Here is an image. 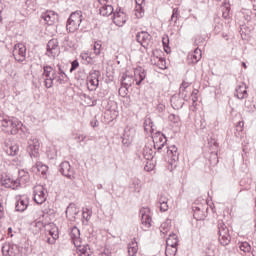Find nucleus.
Returning a JSON list of instances; mask_svg holds the SVG:
<instances>
[{
	"label": "nucleus",
	"instance_id": "nucleus-1",
	"mask_svg": "<svg viewBox=\"0 0 256 256\" xmlns=\"http://www.w3.org/2000/svg\"><path fill=\"white\" fill-rule=\"evenodd\" d=\"M134 77L131 75L123 74L121 78V87L119 89V93H124L122 94L123 96L127 95L129 93V87H132V85L136 81V85H141L143 81H145V77H147V72L143 69V67L139 66L135 68L134 70Z\"/></svg>",
	"mask_w": 256,
	"mask_h": 256
},
{
	"label": "nucleus",
	"instance_id": "nucleus-2",
	"mask_svg": "<svg viewBox=\"0 0 256 256\" xmlns=\"http://www.w3.org/2000/svg\"><path fill=\"white\" fill-rule=\"evenodd\" d=\"M167 137L163 134H159L153 139V147L158 153H162L163 149L166 151L167 156L170 159V164L177 163L179 161V152L177 151V146H167Z\"/></svg>",
	"mask_w": 256,
	"mask_h": 256
},
{
	"label": "nucleus",
	"instance_id": "nucleus-3",
	"mask_svg": "<svg viewBox=\"0 0 256 256\" xmlns=\"http://www.w3.org/2000/svg\"><path fill=\"white\" fill-rule=\"evenodd\" d=\"M85 18L83 17V12L81 10H77L72 12L67 20L66 29L68 33H75L81 27V23Z\"/></svg>",
	"mask_w": 256,
	"mask_h": 256
},
{
	"label": "nucleus",
	"instance_id": "nucleus-4",
	"mask_svg": "<svg viewBox=\"0 0 256 256\" xmlns=\"http://www.w3.org/2000/svg\"><path fill=\"white\" fill-rule=\"evenodd\" d=\"M217 229L219 243L223 247H226V245H229V243H231V235L229 234V228L227 227V225H225V222H223V220H218Z\"/></svg>",
	"mask_w": 256,
	"mask_h": 256
},
{
	"label": "nucleus",
	"instance_id": "nucleus-5",
	"mask_svg": "<svg viewBox=\"0 0 256 256\" xmlns=\"http://www.w3.org/2000/svg\"><path fill=\"white\" fill-rule=\"evenodd\" d=\"M136 41L144 49H149L153 45V36L147 31H141L136 34Z\"/></svg>",
	"mask_w": 256,
	"mask_h": 256
},
{
	"label": "nucleus",
	"instance_id": "nucleus-6",
	"mask_svg": "<svg viewBox=\"0 0 256 256\" xmlns=\"http://www.w3.org/2000/svg\"><path fill=\"white\" fill-rule=\"evenodd\" d=\"M54 71H57V70L53 69L52 66H49V65L43 66L42 79H44V85L46 89H51V87H53V83L55 81V78L53 77Z\"/></svg>",
	"mask_w": 256,
	"mask_h": 256
},
{
	"label": "nucleus",
	"instance_id": "nucleus-7",
	"mask_svg": "<svg viewBox=\"0 0 256 256\" xmlns=\"http://www.w3.org/2000/svg\"><path fill=\"white\" fill-rule=\"evenodd\" d=\"M60 53L59 41L55 38L51 39L47 43L46 55L50 59H55Z\"/></svg>",
	"mask_w": 256,
	"mask_h": 256
},
{
	"label": "nucleus",
	"instance_id": "nucleus-8",
	"mask_svg": "<svg viewBox=\"0 0 256 256\" xmlns=\"http://www.w3.org/2000/svg\"><path fill=\"white\" fill-rule=\"evenodd\" d=\"M27 56V47L24 44L18 43L15 44L13 49V57L18 63H23L25 57Z\"/></svg>",
	"mask_w": 256,
	"mask_h": 256
},
{
	"label": "nucleus",
	"instance_id": "nucleus-9",
	"mask_svg": "<svg viewBox=\"0 0 256 256\" xmlns=\"http://www.w3.org/2000/svg\"><path fill=\"white\" fill-rule=\"evenodd\" d=\"M39 149H40V144L39 140L37 138H30L28 140V145L26 148L27 153L30 155L31 158L37 159L39 157Z\"/></svg>",
	"mask_w": 256,
	"mask_h": 256
},
{
	"label": "nucleus",
	"instance_id": "nucleus-10",
	"mask_svg": "<svg viewBox=\"0 0 256 256\" xmlns=\"http://www.w3.org/2000/svg\"><path fill=\"white\" fill-rule=\"evenodd\" d=\"M0 127H3L6 129L8 133H11V135H17L19 131V127L17 126V121H13L9 118H3L0 120Z\"/></svg>",
	"mask_w": 256,
	"mask_h": 256
},
{
	"label": "nucleus",
	"instance_id": "nucleus-11",
	"mask_svg": "<svg viewBox=\"0 0 256 256\" xmlns=\"http://www.w3.org/2000/svg\"><path fill=\"white\" fill-rule=\"evenodd\" d=\"M40 21L44 23V25H55V23L59 21V15L54 11H46L41 14Z\"/></svg>",
	"mask_w": 256,
	"mask_h": 256
},
{
	"label": "nucleus",
	"instance_id": "nucleus-12",
	"mask_svg": "<svg viewBox=\"0 0 256 256\" xmlns=\"http://www.w3.org/2000/svg\"><path fill=\"white\" fill-rule=\"evenodd\" d=\"M61 175L67 177V179H75V171L71 168V164L68 161H64L59 166Z\"/></svg>",
	"mask_w": 256,
	"mask_h": 256
},
{
	"label": "nucleus",
	"instance_id": "nucleus-13",
	"mask_svg": "<svg viewBox=\"0 0 256 256\" xmlns=\"http://www.w3.org/2000/svg\"><path fill=\"white\" fill-rule=\"evenodd\" d=\"M34 201L37 205H43L47 201V195H45V190L43 186L35 187L34 189Z\"/></svg>",
	"mask_w": 256,
	"mask_h": 256
},
{
	"label": "nucleus",
	"instance_id": "nucleus-14",
	"mask_svg": "<svg viewBox=\"0 0 256 256\" xmlns=\"http://www.w3.org/2000/svg\"><path fill=\"white\" fill-rule=\"evenodd\" d=\"M135 138V129L126 127L124 129V134L122 137V145L129 147L131 143H133V139Z\"/></svg>",
	"mask_w": 256,
	"mask_h": 256
},
{
	"label": "nucleus",
	"instance_id": "nucleus-15",
	"mask_svg": "<svg viewBox=\"0 0 256 256\" xmlns=\"http://www.w3.org/2000/svg\"><path fill=\"white\" fill-rule=\"evenodd\" d=\"M113 21L117 27H123L124 23H127V14L121 11V9L116 10L113 13Z\"/></svg>",
	"mask_w": 256,
	"mask_h": 256
},
{
	"label": "nucleus",
	"instance_id": "nucleus-16",
	"mask_svg": "<svg viewBox=\"0 0 256 256\" xmlns=\"http://www.w3.org/2000/svg\"><path fill=\"white\" fill-rule=\"evenodd\" d=\"M141 223L144 226V229H149L151 227V216L149 215V208H142L140 210Z\"/></svg>",
	"mask_w": 256,
	"mask_h": 256
},
{
	"label": "nucleus",
	"instance_id": "nucleus-17",
	"mask_svg": "<svg viewBox=\"0 0 256 256\" xmlns=\"http://www.w3.org/2000/svg\"><path fill=\"white\" fill-rule=\"evenodd\" d=\"M27 207H29V197L25 195L20 196L15 205L16 211L23 213V211H25Z\"/></svg>",
	"mask_w": 256,
	"mask_h": 256
},
{
	"label": "nucleus",
	"instance_id": "nucleus-18",
	"mask_svg": "<svg viewBox=\"0 0 256 256\" xmlns=\"http://www.w3.org/2000/svg\"><path fill=\"white\" fill-rule=\"evenodd\" d=\"M2 253L5 256H15L19 253V247L17 245L5 244L2 246Z\"/></svg>",
	"mask_w": 256,
	"mask_h": 256
},
{
	"label": "nucleus",
	"instance_id": "nucleus-19",
	"mask_svg": "<svg viewBox=\"0 0 256 256\" xmlns=\"http://www.w3.org/2000/svg\"><path fill=\"white\" fill-rule=\"evenodd\" d=\"M66 217L70 221H75V217L79 215V209L75 204L71 203L69 206L66 208Z\"/></svg>",
	"mask_w": 256,
	"mask_h": 256
},
{
	"label": "nucleus",
	"instance_id": "nucleus-20",
	"mask_svg": "<svg viewBox=\"0 0 256 256\" xmlns=\"http://www.w3.org/2000/svg\"><path fill=\"white\" fill-rule=\"evenodd\" d=\"M45 227V224L41 220H35L30 225V231L33 233V235H39L41 233L42 229Z\"/></svg>",
	"mask_w": 256,
	"mask_h": 256
},
{
	"label": "nucleus",
	"instance_id": "nucleus-21",
	"mask_svg": "<svg viewBox=\"0 0 256 256\" xmlns=\"http://www.w3.org/2000/svg\"><path fill=\"white\" fill-rule=\"evenodd\" d=\"M72 243L77 247L81 243V231L77 227H73L70 232Z\"/></svg>",
	"mask_w": 256,
	"mask_h": 256
},
{
	"label": "nucleus",
	"instance_id": "nucleus-22",
	"mask_svg": "<svg viewBox=\"0 0 256 256\" xmlns=\"http://www.w3.org/2000/svg\"><path fill=\"white\" fill-rule=\"evenodd\" d=\"M1 183L7 189H17L19 187V182L11 178H2Z\"/></svg>",
	"mask_w": 256,
	"mask_h": 256
},
{
	"label": "nucleus",
	"instance_id": "nucleus-23",
	"mask_svg": "<svg viewBox=\"0 0 256 256\" xmlns=\"http://www.w3.org/2000/svg\"><path fill=\"white\" fill-rule=\"evenodd\" d=\"M234 95L237 97V99H245V97H247V86H245L243 83L238 85L235 89Z\"/></svg>",
	"mask_w": 256,
	"mask_h": 256
},
{
	"label": "nucleus",
	"instance_id": "nucleus-24",
	"mask_svg": "<svg viewBox=\"0 0 256 256\" xmlns=\"http://www.w3.org/2000/svg\"><path fill=\"white\" fill-rule=\"evenodd\" d=\"M201 49L196 48L193 53L188 55V59L191 61V63H193V65H195V63H199V61H201Z\"/></svg>",
	"mask_w": 256,
	"mask_h": 256
},
{
	"label": "nucleus",
	"instance_id": "nucleus-25",
	"mask_svg": "<svg viewBox=\"0 0 256 256\" xmlns=\"http://www.w3.org/2000/svg\"><path fill=\"white\" fill-rule=\"evenodd\" d=\"M100 15H102V17H109V15H113V6L111 4H104L102 6H100Z\"/></svg>",
	"mask_w": 256,
	"mask_h": 256
},
{
	"label": "nucleus",
	"instance_id": "nucleus-26",
	"mask_svg": "<svg viewBox=\"0 0 256 256\" xmlns=\"http://www.w3.org/2000/svg\"><path fill=\"white\" fill-rule=\"evenodd\" d=\"M139 251V246L137 244V241L133 239L128 244V256H137V252Z\"/></svg>",
	"mask_w": 256,
	"mask_h": 256
},
{
	"label": "nucleus",
	"instance_id": "nucleus-27",
	"mask_svg": "<svg viewBox=\"0 0 256 256\" xmlns=\"http://www.w3.org/2000/svg\"><path fill=\"white\" fill-rule=\"evenodd\" d=\"M151 62L154 63L159 69H167V61L163 57H153Z\"/></svg>",
	"mask_w": 256,
	"mask_h": 256
},
{
	"label": "nucleus",
	"instance_id": "nucleus-28",
	"mask_svg": "<svg viewBox=\"0 0 256 256\" xmlns=\"http://www.w3.org/2000/svg\"><path fill=\"white\" fill-rule=\"evenodd\" d=\"M48 170L49 167L42 162H36L35 166L32 167V171L41 173L42 175H45Z\"/></svg>",
	"mask_w": 256,
	"mask_h": 256
},
{
	"label": "nucleus",
	"instance_id": "nucleus-29",
	"mask_svg": "<svg viewBox=\"0 0 256 256\" xmlns=\"http://www.w3.org/2000/svg\"><path fill=\"white\" fill-rule=\"evenodd\" d=\"M54 81H56L57 85H65V79H67V74L61 72V74H57V71L53 72Z\"/></svg>",
	"mask_w": 256,
	"mask_h": 256
},
{
	"label": "nucleus",
	"instance_id": "nucleus-30",
	"mask_svg": "<svg viewBox=\"0 0 256 256\" xmlns=\"http://www.w3.org/2000/svg\"><path fill=\"white\" fill-rule=\"evenodd\" d=\"M19 185H26V183H29V173L25 171L19 172V177L16 179Z\"/></svg>",
	"mask_w": 256,
	"mask_h": 256
},
{
	"label": "nucleus",
	"instance_id": "nucleus-31",
	"mask_svg": "<svg viewBox=\"0 0 256 256\" xmlns=\"http://www.w3.org/2000/svg\"><path fill=\"white\" fill-rule=\"evenodd\" d=\"M129 188L134 191V193H140L141 192V180L139 178H134L129 185Z\"/></svg>",
	"mask_w": 256,
	"mask_h": 256
},
{
	"label": "nucleus",
	"instance_id": "nucleus-32",
	"mask_svg": "<svg viewBox=\"0 0 256 256\" xmlns=\"http://www.w3.org/2000/svg\"><path fill=\"white\" fill-rule=\"evenodd\" d=\"M179 245V238L177 234H170L166 240V246L177 247Z\"/></svg>",
	"mask_w": 256,
	"mask_h": 256
},
{
	"label": "nucleus",
	"instance_id": "nucleus-33",
	"mask_svg": "<svg viewBox=\"0 0 256 256\" xmlns=\"http://www.w3.org/2000/svg\"><path fill=\"white\" fill-rule=\"evenodd\" d=\"M4 150L7 153V155H10L11 157H15V155L19 153V146L17 145H10L9 147L6 146Z\"/></svg>",
	"mask_w": 256,
	"mask_h": 256
},
{
	"label": "nucleus",
	"instance_id": "nucleus-34",
	"mask_svg": "<svg viewBox=\"0 0 256 256\" xmlns=\"http://www.w3.org/2000/svg\"><path fill=\"white\" fill-rule=\"evenodd\" d=\"M189 85H191V83L185 82V81H183L182 84L180 85L179 97H182V99L187 98V94H185V92L187 91V88L189 87Z\"/></svg>",
	"mask_w": 256,
	"mask_h": 256
},
{
	"label": "nucleus",
	"instance_id": "nucleus-35",
	"mask_svg": "<svg viewBox=\"0 0 256 256\" xmlns=\"http://www.w3.org/2000/svg\"><path fill=\"white\" fill-rule=\"evenodd\" d=\"M143 154H144L145 159H147L149 161L150 159H153V156L155 155V151L151 147L146 145L144 147Z\"/></svg>",
	"mask_w": 256,
	"mask_h": 256
},
{
	"label": "nucleus",
	"instance_id": "nucleus-36",
	"mask_svg": "<svg viewBox=\"0 0 256 256\" xmlns=\"http://www.w3.org/2000/svg\"><path fill=\"white\" fill-rule=\"evenodd\" d=\"M194 219L196 221H203V219H205V213L201 211V208L196 207L194 209Z\"/></svg>",
	"mask_w": 256,
	"mask_h": 256
},
{
	"label": "nucleus",
	"instance_id": "nucleus-37",
	"mask_svg": "<svg viewBox=\"0 0 256 256\" xmlns=\"http://www.w3.org/2000/svg\"><path fill=\"white\" fill-rule=\"evenodd\" d=\"M25 6L28 11H36L37 10V0H26Z\"/></svg>",
	"mask_w": 256,
	"mask_h": 256
},
{
	"label": "nucleus",
	"instance_id": "nucleus-38",
	"mask_svg": "<svg viewBox=\"0 0 256 256\" xmlns=\"http://www.w3.org/2000/svg\"><path fill=\"white\" fill-rule=\"evenodd\" d=\"M223 7H224V11H223V17L225 19H227V17H229V13L231 11V4L229 3V0H224L223 2Z\"/></svg>",
	"mask_w": 256,
	"mask_h": 256
},
{
	"label": "nucleus",
	"instance_id": "nucleus-39",
	"mask_svg": "<svg viewBox=\"0 0 256 256\" xmlns=\"http://www.w3.org/2000/svg\"><path fill=\"white\" fill-rule=\"evenodd\" d=\"M89 91H95L99 87V80H91L87 78Z\"/></svg>",
	"mask_w": 256,
	"mask_h": 256
},
{
	"label": "nucleus",
	"instance_id": "nucleus-40",
	"mask_svg": "<svg viewBox=\"0 0 256 256\" xmlns=\"http://www.w3.org/2000/svg\"><path fill=\"white\" fill-rule=\"evenodd\" d=\"M99 77H101V71L99 70H92L89 73L87 79H91L93 81H99Z\"/></svg>",
	"mask_w": 256,
	"mask_h": 256
},
{
	"label": "nucleus",
	"instance_id": "nucleus-41",
	"mask_svg": "<svg viewBox=\"0 0 256 256\" xmlns=\"http://www.w3.org/2000/svg\"><path fill=\"white\" fill-rule=\"evenodd\" d=\"M239 249L244 253H251V244H249V242H241L239 244Z\"/></svg>",
	"mask_w": 256,
	"mask_h": 256
},
{
	"label": "nucleus",
	"instance_id": "nucleus-42",
	"mask_svg": "<svg viewBox=\"0 0 256 256\" xmlns=\"http://www.w3.org/2000/svg\"><path fill=\"white\" fill-rule=\"evenodd\" d=\"M165 255L166 256L177 255V246H166Z\"/></svg>",
	"mask_w": 256,
	"mask_h": 256
},
{
	"label": "nucleus",
	"instance_id": "nucleus-43",
	"mask_svg": "<svg viewBox=\"0 0 256 256\" xmlns=\"http://www.w3.org/2000/svg\"><path fill=\"white\" fill-rule=\"evenodd\" d=\"M162 44H163L165 53H170L171 48H169V36L166 35L162 38Z\"/></svg>",
	"mask_w": 256,
	"mask_h": 256
},
{
	"label": "nucleus",
	"instance_id": "nucleus-44",
	"mask_svg": "<svg viewBox=\"0 0 256 256\" xmlns=\"http://www.w3.org/2000/svg\"><path fill=\"white\" fill-rule=\"evenodd\" d=\"M113 255V246L106 244L104 251L100 254V256H111Z\"/></svg>",
	"mask_w": 256,
	"mask_h": 256
},
{
	"label": "nucleus",
	"instance_id": "nucleus-45",
	"mask_svg": "<svg viewBox=\"0 0 256 256\" xmlns=\"http://www.w3.org/2000/svg\"><path fill=\"white\" fill-rule=\"evenodd\" d=\"M244 107L248 113L255 111V104H253L251 100H246L244 103Z\"/></svg>",
	"mask_w": 256,
	"mask_h": 256
},
{
	"label": "nucleus",
	"instance_id": "nucleus-46",
	"mask_svg": "<svg viewBox=\"0 0 256 256\" xmlns=\"http://www.w3.org/2000/svg\"><path fill=\"white\" fill-rule=\"evenodd\" d=\"M169 229H171V225L169 224V222H164L160 226V233H163V235H165L169 232Z\"/></svg>",
	"mask_w": 256,
	"mask_h": 256
},
{
	"label": "nucleus",
	"instance_id": "nucleus-47",
	"mask_svg": "<svg viewBox=\"0 0 256 256\" xmlns=\"http://www.w3.org/2000/svg\"><path fill=\"white\" fill-rule=\"evenodd\" d=\"M91 210L89 208H84L82 211V217L85 219V221L89 222V219H91Z\"/></svg>",
	"mask_w": 256,
	"mask_h": 256
},
{
	"label": "nucleus",
	"instance_id": "nucleus-48",
	"mask_svg": "<svg viewBox=\"0 0 256 256\" xmlns=\"http://www.w3.org/2000/svg\"><path fill=\"white\" fill-rule=\"evenodd\" d=\"M177 19H179V8H174L171 16V21L173 23H177Z\"/></svg>",
	"mask_w": 256,
	"mask_h": 256
},
{
	"label": "nucleus",
	"instance_id": "nucleus-49",
	"mask_svg": "<svg viewBox=\"0 0 256 256\" xmlns=\"http://www.w3.org/2000/svg\"><path fill=\"white\" fill-rule=\"evenodd\" d=\"M101 42H95L93 45V51L96 55H101Z\"/></svg>",
	"mask_w": 256,
	"mask_h": 256
},
{
	"label": "nucleus",
	"instance_id": "nucleus-50",
	"mask_svg": "<svg viewBox=\"0 0 256 256\" xmlns=\"http://www.w3.org/2000/svg\"><path fill=\"white\" fill-rule=\"evenodd\" d=\"M243 14L246 15V17H247L246 19H248V20L251 19V17H256L255 16V7H253V10H246L245 9L243 11Z\"/></svg>",
	"mask_w": 256,
	"mask_h": 256
},
{
	"label": "nucleus",
	"instance_id": "nucleus-51",
	"mask_svg": "<svg viewBox=\"0 0 256 256\" xmlns=\"http://www.w3.org/2000/svg\"><path fill=\"white\" fill-rule=\"evenodd\" d=\"M49 235L52 237V239H59V231L57 230V228H52L51 230H49Z\"/></svg>",
	"mask_w": 256,
	"mask_h": 256
},
{
	"label": "nucleus",
	"instance_id": "nucleus-52",
	"mask_svg": "<svg viewBox=\"0 0 256 256\" xmlns=\"http://www.w3.org/2000/svg\"><path fill=\"white\" fill-rule=\"evenodd\" d=\"M136 1V11L143 10V5L145 3V0H135Z\"/></svg>",
	"mask_w": 256,
	"mask_h": 256
},
{
	"label": "nucleus",
	"instance_id": "nucleus-53",
	"mask_svg": "<svg viewBox=\"0 0 256 256\" xmlns=\"http://www.w3.org/2000/svg\"><path fill=\"white\" fill-rule=\"evenodd\" d=\"M168 119L171 121V123H179V116L175 114H170Z\"/></svg>",
	"mask_w": 256,
	"mask_h": 256
},
{
	"label": "nucleus",
	"instance_id": "nucleus-54",
	"mask_svg": "<svg viewBox=\"0 0 256 256\" xmlns=\"http://www.w3.org/2000/svg\"><path fill=\"white\" fill-rule=\"evenodd\" d=\"M74 139L78 143H83V141H85V139H87V136H85L83 134H79V135H76Z\"/></svg>",
	"mask_w": 256,
	"mask_h": 256
},
{
	"label": "nucleus",
	"instance_id": "nucleus-55",
	"mask_svg": "<svg viewBox=\"0 0 256 256\" xmlns=\"http://www.w3.org/2000/svg\"><path fill=\"white\" fill-rule=\"evenodd\" d=\"M78 67H79V61L77 60L72 61L70 72L73 73V71H75Z\"/></svg>",
	"mask_w": 256,
	"mask_h": 256
},
{
	"label": "nucleus",
	"instance_id": "nucleus-56",
	"mask_svg": "<svg viewBox=\"0 0 256 256\" xmlns=\"http://www.w3.org/2000/svg\"><path fill=\"white\" fill-rule=\"evenodd\" d=\"M79 251V256H89V253L87 252V246H83Z\"/></svg>",
	"mask_w": 256,
	"mask_h": 256
},
{
	"label": "nucleus",
	"instance_id": "nucleus-57",
	"mask_svg": "<svg viewBox=\"0 0 256 256\" xmlns=\"http://www.w3.org/2000/svg\"><path fill=\"white\" fill-rule=\"evenodd\" d=\"M168 210H169V205L167 204V202L160 204V211H162V213H165V211H168Z\"/></svg>",
	"mask_w": 256,
	"mask_h": 256
},
{
	"label": "nucleus",
	"instance_id": "nucleus-58",
	"mask_svg": "<svg viewBox=\"0 0 256 256\" xmlns=\"http://www.w3.org/2000/svg\"><path fill=\"white\" fill-rule=\"evenodd\" d=\"M5 217V207L3 206V203L0 201V219H3Z\"/></svg>",
	"mask_w": 256,
	"mask_h": 256
},
{
	"label": "nucleus",
	"instance_id": "nucleus-59",
	"mask_svg": "<svg viewBox=\"0 0 256 256\" xmlns=\"http://www.w3.org/2000/svg\"><path fill=\"white\" fill-rule=\"evenodd\" d=\"M81 59H83L84 61H87L89 63V61H91V57H89V53H82L80 55Z\"/></svg>",
	"mask_w": 256,
	"mask_h": 256
},
{
	"label": "nucleus",
	"instance_id": "nucleus-60",
	"mask_svg": "<svg viewBox=\"0 0 256 256\" xmlns=\"http://www.w3.org/2000/svg\"><path fill=\"white\" fill-rule=\"evenodd\" d=\"M148 125L150 126L151 129H153V122L151 121V119L145 120V122H144V129L147 130V126Z\"/></svg>",
	"mask_w": 256,
	"mask_h": 256
},
{
	"label": "nucleus",
	"instance_id": "nucleus-61",
	"mask_svg": "<svg viewBox=\"0 0 256 256\" xmlns=\"http://www.w3.org/2000/svg\"><path fill=\"white\" fill-rule=\"evenodd\" d=\"M169 201V199H167V197H165L164 195H161L159 198V204H163V203H167Z\"/></svg>",
	"mask_w": 256,
	"mask_h": 256
},
{
	"label": "nucleus",
	"instance_id": "nucleus-62",
	"mask_svg": "<svg viewBox=\"0 0 256 256\" xmlns=\"http://www.w3.org/2000/svg\"><path fill=\"white\" fill-rule=\"evenodd\" d=\"M197 103V92H192V105H195Z\"/></svg>",
	"mask_w": 256,
	"mask_h": 256
},
{
	"label": "nucleus",
	"instance_id": "nucleus-63",
	"mask_svg": "<svg viewBox=\"0 0 256 256\" xmlns=\"http://www.w3.org/2000/svg\"><path fill=\"white\" fill-rule=\"evenodd\" d=\"M91 126L92 127H99V121L98 120L91 121Z\"/></svg>",
	"mask_w": 256,
	"mask_h": 256
},
{
	"label": "nucleus",
	"instance_id": "nucleus-64",
	"mask_svg": "<svg viewBox=\"0 0 256 256\" xmlns=\"http://www.w3.org/2000/svg\"><path fill=\"white\" fill-rule=\"evenodd\" d=\"M253 3V7H254V13H255V17H256V0H250Z\"/></svg>",
	"mask_w": 256,
	"mask_h": 256
}]
</instances>
